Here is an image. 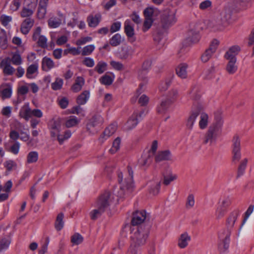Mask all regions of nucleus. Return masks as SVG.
<instances>
[{
    "label": "nucleus",
    "instance_id": "nucleus-1",
    "mask_svg": "<svg viewBox=\"0 0 254 254\" xmlns=\"http://www.w3.org/2000/svg\"><path fill=\"white\" fill-rule=\"evenodd\" d=\"M114 199V196L111 191H105L99 197L95 208L90 212L91 219L95 220L100 216L109 207Z\"/></svg>",
    "mask_w": 254,
    "mask_h": 254
},
{
    "label": "nucleus",
    "instance_id": "nucleus-2",
    "mask_svg": "<svg viewBox=\"0 0 254 254\" xmlns=\"http://www.w3.org/2000/svg\"><path fill=\"white\" fill-rule=\"evenodd\" d=\"M118 181L121 185V192L119 193L120 197L123 196L126 193L131 190L133 187V171L130 167L127 168V174L123 175L122 173L118 174Z\"/></svg>",
    "mask_w": 254,
    "mask_h": 254
},
{
    "label": "nucleus",
    "instance_id": "nucleus-3",
    "mask_svg": "<svg viewBox=\"0 0 254 254\" xmlns=\"http://www.w3.org/2000/svg\"><path fill=\"white\" fill-rule=\"evenodd\" d=\"M231 203L232 199L230 196H225L219 199L214 213L216 220H220L225 217Z\"/></svg>",
    "mask_w": 254,
    "mask_h": 254
},
{
    "label": "nucleus",
    "instance_id": "nucleus-4",
    "mask_svg": "<svg viewBox=\"0 0 254 254\" xmlns=\"http://www.w3.org/2000/svg\"><path fill=\"white\" fill-rule=\"evenodd\" d=\"M149 234L148 229L143 227L138 228L131 236L132 245L135 246H140L144 245Z\"/></svg>",
    "mask_w": 254,
    "mask_h": 254
},
{
    "label": "nucleus",
    "instance_id": "nucleus-5",
    "mask_svg": "<svg viewBox=\"0 0 254 254\" xmlns=\"http://www.w3.org/2000/svg\"><path fill=\"white\" fill-rule=\"evenodd\" d=\"M177 10L176 9H166L164 14L162 22L164 27H169L175 24L177 21Z\"/></svg>",
    "mask_w": 254,
    "mask_h": 254
},
{
    "label": "nucleus",
    "instance_id": "nucleus-6",
    "mask_svg": "<svg viewBox=\"0 0 254 254\" xmlns=\"http://www.w3.org/2000/svg\"><path fill=\"white\" fill-rule=\"evenodd\" d=\"M204 108V106L202 103H198L197 104H194L193 105V111L187 119L186 123L187 127L191 130L193 128L196 119L199 114V112Z\"/></svg>",
    "mask_w": 254,
    "mask_h": 254
},
{
    "label": "nucleus",
    "instance_id": "nucleus-7",
    "mask_svg": "<svg viewBox=\"0 0 254 254\" xmlns=\"http://www.w3.org/2000/svg\"><path fill=\"white\" fill-rule=\"evenodd\" d=\"M226 26V20L219 17L209 21L207 23V28L213 31H223Z\"/></svg>",
    "mask_w": 254,
    "mask_h": 254
},
{
    "label": "nucleus",
    "instance_id": "nucleus-8",
    "mask_svg": "<svg viewBox=\"0 0 254 254\" xmlns=\"http://www.w3.org/2000/svg\"><path fill=\"white\" fill-rule=\"evenodd\" d=\"M200 39V36L198 30L190 29L188 34V36L183 43L186 47L191 46L197 43Z\"/></svg>",
    "mask_w": 254,
    "mask_h": 254
},
{
    "label": "nucleus",
    "instance_id": "nucleus-9",
    "mask_svg": "<svg viewBox=\"0 0 254 254\" xmlns=\"http://www.w3.org/2000/svg\"><path fill=\"white\" fill-rule=\"evenodd\" d=\"M240 139L238 136L235 135L233 139L232 161L238 162L241 157Z\"/></svg>",
    "mask_w": 254,
    "mask_h": 254
},
{
    "label": "nucleus",
    "instance_id": "nucleus-10",
    "mask_svg": "<svg viewBox=\"0 0 254 254\" xmlns=\"http://www.w3.org/2000/svg\"><path fill=\"white\" fill-rule=\"evenodd\" d=\"M103 119L100 116H95L90 121L87 125V130L89 133L94 134L97 132L96 127L103 123Z\"/></svg>",
    "mask_w": 254,
    "mask_h": 254
},
{
    "label": "nucleus",
    "instance_id": "nucleus-11",
    "mask_svg": "<svg viewBox=\"0 0 254 254\" xmlns=\"http://www.w3.org/2000/svg\"><path fill=\"white\" fill-rule=\"evenodd\" d=\"M144 112L142 111L139 113H134L129 118L126 124L125 125V129L129 130L134 128L138 124V118L141 117L143 114Z\"/></svg>",
    "mask_w": 254,
    "mask_h": 254
},
{
    "label": "nucleus",
    "instance_id": "nucleus-12",
    "mask_svg": "<svg viewBox=\"0 0 254 254\" xmlns=\"http://www.w3.org/2000/svg\"><path fill=\"white\" fill-rule=\"evenodd\" d=\"M41 28L40 27H37L33 33V39L34 41H37L38 45L43 48L47 47V38L41 35Z\"/></svg>",
    "mask_w": 254,
    "mask_h": 254
},
{
    "label": "nucleus",
    "instance_id": "nucleus-13",
    "mask_svg": "<svg viewBox=\"0 0 254 254\" xmlns=\"http://www.w3.org/2000/svg\"><path fill=\"white\" fill-rule=\"evenodd\" d=\"M219 134L220 133L218 132L209 127L204 136L203 143L204 144H213L215 142Z\"/></svg>",
    "mask_w": 254,
    "mask_h": 254
},
{
    "label": "nucleus",
    "instance_id": "nucleus-14",
    "mask_svg": "<svg viewBox=\"0 0 254 254\" xmlns=\"http://www.w3.org/2000/svg\"><path fill=\"white\" fill-rule=\"evenodd\" d=\"M0 66L5 75H11L15 72L14 68L10 64V58H7L2 60L0 63Z\"/></svg>",
    "mask_w": 254,
    "mask_h": 254
},
{
    "label": "nucleus",
    "instance_id": "nucleus-15",
    "mask_svg": "<svg viewBox=\"0 0 254 254\" xmlns=\"http://www.w3.org/2000/svg\"><path fill=\"white\" fill-rule=\"evenodd\" d=\"M12 86L9 83H3L0 86V98L4 100L11 97Z\"/></svg>",
    "mask_w": 254,
    "mask_h": 254
},
{
    "label": "nucleus",
    "instance_id": "nucleus-16",
    "mask_svg": "<svg viewBox=\"0 0 254 254\" xmlns=\"http://www.w3.org/2000/svg\"><path fill=\"white\" fill-rule=\"evenodd\" d=\"M240 51V48L238 46H232L226 52L224 58L228 61H237L236 57Z\"/></svg>",
    "mask_w": 254,
    "mask_h": 254
},
{
    "label": "nucleus",
    "instance_id": "nucleus-17",
    "mask_svg": "<svg viewBox=\"0 0 254 254\" xmlns=\"http://www.w3.org/2000/svg\"><path fill=\"white\" fill-rule=\"evenodd\" d=\"M146 219V213L144 211H136L133 214L131 220L133 225H137L141 224Z\"/></svg>",
    "mask_w": 254,
    "mask_h": 254
},
{
    "label": "nucleus",
    "instance_id": "nucleus-18",
    "mask_svg": "<svg viewBox=\"0 0 254 254\" xmlns=\"http://www.w3.org/2000/svg\"><path fill=\"white\" fill-rule=\"evenodd\" d=\"M143 14L144 17L154 21L160 15V11L157 8L148 7L144 10Z\"/></svg>",
    "mask_w": 254,
    "mask_h": 254
},
{
    "label": "nucleus",
    "instance_id": "nucleus-19",
    "mask_svg": "<svg viewBox=\"0 0 254 254\" xmlns=\"http://www.w3.org/2000/svg\"><path fill=\"white\" fill-rule=\"evenodd\" d=\"M177 178V175L174 174L172 171L166 170L163 174V183L164 185L168 186L171 182L176 180Z\"/></svg>",
    "mask_w": 254,
    "mask_h": 254
},
{
    "label": "nucleus",
    "instance_id": "nucleus-20",
    "mask_svg": "<svg viewBox=\"0 0 254 254\" xmlns=\"http://www.w3.org/2000/svg\"><path fill=\"white\" fill-rule=\"evenodd\" d=\"M31 113L32 110L29 107V103H26L21 108L19 115L21 118L27 121L31 117Z\"/></svg>",
    "mask_w": 254,
    "mask_h": 254
},
{
    "label": "nucleus",
    "instance_id": "nucleus-21",
    "mask_svg": "<svg viewBox=\"0 0 254 254\" xmlns=\"http://www.w3.org/2000/svg\"><path fill=\"white\" fill-rule=\"evenodd\" d=\"M55 66L54 61L50 58L45 57L42 61V68L44 71H49Z\"/></svg>",
    "mask_w": 254,
    "mask_h": 254
},
{
    "label": "nucleus",
    "instance_id": "nucleus-22",
    "mask_svg": "<svg viewBox=\"0 0 254 254\" xmlns=\"http://www.w3.org/2000/svg\"><path fill=\"white\" fill-rule=\"evenodd\" d=\"M80 120L75 116H70L65 119L64 125L67 128L76 127L80 123Z\"/></svg>",
    "mask_w": 254,
    "mask_h": 254
},
{
    "label": "nucleus",
    "instance_id": "nucleus-23",
    "mask_svg": "<svg viewBox=\"0 0 254 254\" xmlns=\"http://www.w3.org/2000/svg\"><path fill=\"white\" fill-rule=\"evenodd\" d=\"M101 18L100 14H97L95 15H89L87 18V21L89 27H96L99 23Z\"/></svg>",
    "mask_w": 254,
    "mask_h": 254
},
{
    "label": "nucleus",
    "instance_id": "nucleus-24",
    "mask_svg": "<svg viewBox=\"0 0 254 254\" xmlns=\"http://www.w3.org/2000/svg\"><path fill=\"white\" fill-rule=\"evenodd\" d=\"M142 73H147V70L144 68L143 67L142 69L140 70L138 73V76L140 80H142L143 83H140L139 85V88L137 90L136 94H140L142 91V87L144 84H146L148 81V77L145 75H142Z\"/></svg>",
    "mask_w": 254,
    "mask_h": 254
},
{
    "label": "nucleus",
    "instance_id": "nucleus-25",
    "mask_svg": "<svg viewBox=\"0 0 254 254\" xmlns=\"http://www.w3.org/2000/svg\"><path fill=\"white\" fill-rule=\"evenodd\" d=\"M117 124L113 123L109 125L105 130L103 133L101 135V138L106 139L111 135H112L117 130Z\"/></svg>",
    "mask_w": 254,
    "mask_h": 254
},
{
    "label": "nucleus",
    "instance_id": "nucleus-26",
    "mask_svg": "<svg viewBox=\"0 0 254 254\" xmlns=\"http://www.w3.org/2000/svg\"><path fill=\"white\" fill-rule=\"evenodd\" d=\"M223 124V122L222 117L220 115H216L215 117V122L209 127L219 133H220Z\"/></svg>",
    "mask_w": 254,
    "mask_h": 254
},
{
    "label": "nucleus",
    "instance_id": "nucleus-27",
    "mask_svg": "<svg viewBox=\"0 0 254 254\" xmlns=\"http://www.w3.org/2000/svg\"><path fill=\"white\" fill-rule=\"evenodd\" d=\"M239 216V212L234 210L230 213L226 221V224L229 228H232L234 227L236 220Z\"/></svg>",
    "mask_w": 254,
    "mask_h": 254
},
{
    "label": "nucleus",
    "instance_id": "nucleus-28",
    "mask_svg": "<svg viewBox=\"0 0 254 254\" xmlns=\"http://www.w3.org/2000/svg\"><path fill=\"white\" fill-rule=\"evenodd\" d=\"M188 65L186 63L180 64L176 68L177 75L181 78H186L188 75Z\"/></svg>",
    "mask_w": 254,
    "mask_h": 254
},
{
    "label": "nucleus",
    "instance_id": "nucleus-29",
    "mask_svg": "<svg viewBox=\"0 0 254 254\" xmlns=\"http://www.w3.org/2000/svg\"><path fill=\"white\" fill-rule=\"evenodd\" d=\"M34 24V20L27 18L22 22L21 26V31L24 34H27Z\"/></svg>",
    "mask_w": 254,
    "mask_h": 254
},
{
    "label": "nucleus",
    "instance_id": "nucleus-30",
    "mask_svg": "<svg viewBox=\"0 0 254 254\" xmlns=\"http://www.w3.org/2000/svg\"><path fill=\"white\" fill-rule=\"evenodd\" d=\"M190 240V237L187 233L185 232L181 235L179 239L178 246L181 249H184L188 245Z\"/></svg>",
    "mask_w": 254,
    "mask_h": 254
},
{
    "label": "nucleus",
    "instance_id": "nucleus-31",
    "mask_svg": "<svg viewBox=\"0 0 254 254\" xmlns=\"http://www.w3.org/2000/svg\"><path fill=\"white\" fill-rule=\"evenodd\" d=\"M85 83L84 79L83 77L78 76L76 77L75 82L71 87V90L73 92H78L80 91Z\"/></svg>",
    "mask_w": 254,
    "mask_h": 254
},
{
    "label": "nucleus",
    "instance_id": "nucleus-32",
    "mask_svg": "<svg viewBox=\"0 0 254 254\" xmlns=\"http://www.w3.org/2000/svg\"><path fill=\"white\" fill-rule=\"evenodd\" d=\"M209 123V117L208 115L205 113H202L199 117V121L198 122V126L201 129H206Z\"/></svg>",
    "mask_w": 254,
    "mask_h": 254
},
{
    "label": "nucleus",
    "instance_id": "nucleus-33",
    "mask_svg": "<svg viewBox=\"0 0 254 254\" xmlns=\"http://www.w3.org/2000/svg\"><path fill=\"white\" fill-rule=\"evenodd\" d=\"M153 156V153L150 152L144 153L139 160L140 164L142 166L149 165L151 162Z\"/></svg>",
    "mask_w": 254,
    "mask_h": 254
},
{
    "label": "nucleus",
    "instance_id": "nucleus-34",
    "mask_svg": "<svg viewBox=\"0 0 254 254\" xmlns=\"http://www.w3.org/2000/svg\"><path fill=\"white\" fill-rule=\"evenodd\" d=\"M171 159V154L169 151L165 150L158 153L155 156V160L157 162H160L164 160H170Z\"/></svg>",
    "mask_w": 254,
    "mask_h": 254
},
{
    "label": "nucleus",
    "instance_id": "nucleus-35",
    "mask_svg": "<svg viewBox=\"0 0 254 254\" xmlns=\"http://www.w3.org/2000/svg\"><path fill=\"white\" fill-rule=\"evenodd\" d=\"M90 97V92L87 90L83 91L77 98L78 105H82L86 103Z\"/></svg>",
    "mask_w": 254,
    "mask_h": 254
},
{
    "label": "nucleus",
    "instance_id": "nucleus-36",
    "mask_svg": "<svg viewBox=\"0 0 254 254\" xmlns=\"http://www.w3.org/2000/svg\"><path fill=\"white\" fill-rule=\"evenodd\" d=\"M171 104L167 100L162 101L160 105L157 107V113L162 115L166 114Z\"/></svg>",
    "mask_w": 254,
    "mask_h": 254
},
{
    "label": "nucleus",
    "instance_id": "nucleus-37",
    "mask_svg": "<svg viewBox=\"0 0 254 254\" xmlns=\"http://www.w3.org/2000/svg\"><path fill=\"white\" fill-rule=\"evenodd\" d=\"M125 32L128 38H132L134 34L133 27L131 22L127 19L124 23Z\"/></svg>",
    "mask_w": 254,
    "mask_h": 254
},
{
    "label": "nucleus",
    "instance_id": "nucleus-38",
    "mask_svg": "<svg viewBox=\"0 0 254 254\" xmlns=\"http://www.w3.org/2000/svg\"><path fill=\"white\" fill-rule=\"evenodd\" d=\"M61 127V125L59 122L54 121L51 127V133L53 137H57L58 139V136L61 135L60 134Z\"/></svg>",
    "mask_w": 254,
    "mask_h": 254
},
{
    "label": "nucleus",
    "instance_id": "nucleus-39",
    "mask_svg": "<svg viewBox=\"0 0 254 254\" xmlns=\"http://www.w3.org/2000/svg\"><path fill=\"white\" fill-rule=\"evenodd\" d=\"M38 64L34 63L29 65L27 69L26 76L28 78H31L34 77V74L38 72Z\"/></svg>",
    "mask_w": 254,
    "mask_h": 254
},
{
    "label": "nucleus",
    "instance_id": "nucleus-40",
    "mask_svg": "<svg viewBox=\"0 0 254 254\" xmlns=\"http://www.w3.org/2000/svg\"><path fill=\"white\" fill-rule=\"evenodd\" d=\"M62 24V19L57 16L51 17L48 21V24L51 28H56L59 27Z\"/></svg>",
    "mask_w": 254,
    "mask_h": 254
},
{
    "label": "nucleus",
    "instance_id": "nucleus-41",
    "mask_svg": "<svg viewBox=\"0 0 254 254\" xmlns=\"http://www.w3.org/2000/svg\"><path fill=\"white\" fill-rule=\"evenodd\" d=\"M236 62L237 61H228L226 66V70L228 73L233 74L236 72L238 69Z\"/></svg>",
    "mask_w": 254,
    "mask_h": 254
},
{
    "label": "nucleus",
    "instance_id": "nucleus-42",
    "mask_svg": "<svg viewBox=\"0 0 254 254\" xmlns=\"http://www.w3.org/2000/svg\"><path fill=\"white\" fill-rule=\"evenodd\" d=\"M36 7H34L33 8L30 6L24 5V6L20 13L21 16L22 17L30 16L33 14Z\"/></svg>",
    "mask_w": 254,
    "mask_h": 254
},
{
    "label": "nucleus",
    "instance_id": "nucleus-43",
    "mask_svg": "<svg viewBox=\"0 0 254 254\" xmlns=\"http://www.w3.org/2000/svg\"><path fill=\"white\" fill-rule=\"evenodd\" d=\"M15 65H19L22 63V60L20 55L17 52L11 53V57L10 58V63Z\"/></svg>",
    "mask_w": 254,
    "mask_h": 254
},
{
    "label": "nucleus",
    "instance_id": "nucleus-44",
    "mask_svg": "<svg viewBox=\"0 0 254 254\" xmlns=\"http://www.w3.org/2000/svg\"><path fill=\"white\" fill-rule=\"evenodd\" d=\"M64 214L62 213L59 214L57 217V219L55 223V227L57 231L61 230L64 227Z\"/></svg>",
    "mask_w": 254,
    "mask_h": 254
},
{
    "label": "nucleus",
    "instance_id": "nucleus-45",
    "mask_svg": "<svg viewBox=\"0 0 254 254\" xmlns=\"http://www.w3.org/2000/svg\"><path fill=\"white\" fill-rule=\"evenodd\" d=\"M202 78L206 80H211L214 78V68L211 67L205 70L202 74Z\"/></svg>",
    "mask_w": 254,
    "mask_h": 254
},
{
    "label": "nucleus",
    "instance_id": "nucleus-46",
    "mask_svg": "<svg viewBox=\"0 0 254 254\" xmlns=\"http://www.w3.org/2000/svg\"><path fill=\"white\" fill-rule=\"evenodd\" d=\"M39 154L36 151H31L27 155V162L28 164L36 163L38 159Z\"/></svg>",
    "mask_w": 254,
    "mask_h": 254
},
{
    "label": "nucleus",
    "instance_id": "nucleus-47",
    "mask_svg": "<svg viewBox=\"0 0 254 254\" xmlns=\"http://www.w3.org/2000/svg\"><path fill=\"white\" fill-rule=\"evenodd\" d=\"M114 79V75L111 76L109 74H106L103 76H102L99 79V80L102 84L105 85H110L113 83Z\"/></svg>",
    "mask_w": 254,
    "mask_h": 254
},
{
    "label": "nucleus",
    "instance_id": "nucleus-48",
    "mask_svg": "<svg viewBox=\"0 0 254 254\" xmlns=\"http://www.w3.org/2000/svg\"><path fill=\"white\" fill-rule=\"evenodd\" d=\"M123 41V39L122 38L121 35L120 34H115L110 40V44L111 45L114 47L117 46L119 45L122 41Z\"/></svg>",
    "mask_w": 254,
    "mask_h": 254
},
{
    "label": "nucleus",
    "instance_id": "nucleus-49",
    "mask_svg": "<svg viewBox=\"0 0 254 254\" xmlns=\"http://www.w3.org/2000/svg\"><path fill=\"white\" fill-rule=\"evenodd\" d=\"M107 64L103 61L99 62L94 68L95 71L99 74H102L107 69Z\"/></svg>",
    "mask_w": 254,
    "mask_h": 254
},
{
    "label": "nucleus",
    "instance_id": "nucleus-50",
    "mask_svg": "<svg viewBox=\"0 0 254 254\" xmlns=\"http://www.w3.org/2000/svg\"><path fill=\"white\" fill-rule=\"evenodd\" d=\"M63 84V80L61 78L57 77L55 81L51 84V87L54 90H59L62 88Z\"/></svg>",
    "mask_w": 254,
    "mask_h": 254
},
{
    "label": "nucleus",
    "instance_id": "nucleus-51",
    "mask_svg": "<svg viewBox=\"0 0 254 254\" xmlns=\"http://www.w3.org/2000/svg\"><path fill=\"white\" fill-rule=\"evenodd\" d=\"M7 45V36L4 30L0 28V46L5 48Z\"/></svg>",
    "mask_w": 254,
    "mask_h": 254
},
{
    "label": "nucleus",
    "instance_id": "nucleus-52",
    "mask_svg": "<svg viewBox=\"0 0 254 254\" xmlns=\"http://www.w3.org/2000/svg\"><path fill=\"white\" fill-rule=\"evenodd\" d=\"M248 162V160L247 158H245L241 161L238 170V177L242 176L244 173Z\"/></svg>",
    "mask_w": 254,
    "mask_h": 254
},
{
    "label": "nucleus",
    "instance_id": "nucleus-53",
    "mask_svg": "<svg viewBox=\"0 0 254 254\" xmlns=\"http://www.w3.org/2000/svg\"><path fill=\"white\" fill-rule=\"evenodd\" d=\"M3 165L8 171H11L17 168V164L15 162L11 160L6 161L4 163Z\"/></svg>",
    "mask_w": 254,
    "mask_h": 254
},
{
    "label": "nucleus",
    "instance_id": "nucleus-54",
    "mask_svg": "<svg viewBox=\"0 0 254 254\" xmlns=\"http://www.w3.org/2000/svg\"><path fill=\"white\" fill-rule=\"evenodd\" d=\"M83 237L79 233H75L71 237V242L73 245H79L83 242Z\"/></svg>",
    "mask_w": 254,
    "mask_h": 254
},
{
    "label": "nucleus",
    "instance_id": "nucleus-55",
    "mask_svg": "<svg viewBox=\"0 0 254 254\" xmlns=\"http://www.w3.org/2000/svg\"><path fill=\"white\" fill-rule=\"evenodd\" d=\"M133 53V51L131 48L127 47L122 49L120 56L121 59H126L130 57Z\"/></svg>",
    "mask_w": 254,
    "mask_h": 254
},
{
    "label": "nucleus",
    "instance_id": "nucleus-56",
    "mask_svg": "<svg viewBox=\"0 0 254 254\" xmlns=\"http://www.w3.org/2000/svg\"><path fill=\"white\" fill-rule=\"evenodd\" d=\"M178 96V91L177 89H173L170 90L168 93V98L166 99L172 103L177 99Z\"/></svg>",
    "mask_w": 254,
    "mask_h": 254
},
{
    "label": "nucleus",
    "instance_id": "nucleus-57",
    "mask_svg": "<svg viewBox=\"0 0 254 254\" xmlns=\"http://www.w3.org/2000/svg\"><path fill=\"white\" fill-rule=\"evenodd\" d=\"M121 144V139L119 138H116L113 141L112 146L109 150V152L111 154L115 153L119 149Z\"/></svg>",
    "mask_w": 254,
    "mask_h": 254
},
{
    "label": "nucleus",
    "instance_id": "nucleus-58",
    "mask_svg": "<svg viewBox=\"0 0 254 254\" xmlns=\"http://www.w3.org/2000/svg\"><path fill=\"white\" fill-rule=\"evenodd\" d=\"M95 49L94 45H89L83 47L81 51L82 56H88L91 54Z\"/></svg>",
    "mask_w": 254,
    "mask_h": 254
},
{
    "label": "nucleus",
    "instance_id": "nucleus-59",
    "mask_svg": "<svg viewBox=\"0 0 254 254\" xmlns=\"http://www.w3.org/2000/svg\"><path fill=\"white\" fill-rule=\"evenodd\" d=\"M71 114H74L84 117L85 116V111L83 108H81L79 105L72 108L70 110Z\"/></svg>",
    "mask_w": 254,
    "mask_h": 254
},
{
    "label": "nucleus",
    "instance_id": "nucleus-60",
    "mask_svg": "<svg viewBox=\"0 0 254 254\" xmlns=\"http://www.w3.org/2000/svg\"><path fill=\"white\" fill-rule=\"evenodd\" d=\"M81 53L80 48L69 47L64 51V54H71L73 56H77Z\"/></svg>",
    "mask_w": 254,
    "mask_h": 254
},
{
    "label": "nucleus",
    "instance_id": "nucleus-61",
    "mask_svg": "<svg viewBox=\"0 0 254 254\" xmlns=\"http://www.w3.org/2000/svg\"><path fill=\"white\" fill-rule=\"evenodd\" d=\"M116 4V0H103L102 5L106 9H109Z\"/></svg>",
    "mask_w": 254,
    "mask_h": 254
},
{
    "label": "nucleus",
    "instance_id": "nucleus-62",
    "mask_svg": "<svg viewBox=\"0 0 254 254\" xmlns=\"http://www.w3.org/2000/svg\"><path fill=\"white\" fill-rule=\"evenodd\" d=\"M23 0H12L10 5V9L12 11L17 10L20 7Z\"/></svg>",
    "mask_w": 254,
    "mask_h": 254
},
{
    "label": "nucleus",
    "instance_id": "nucleus-63",
    "mask_svg": "<svg viewBox=\"0 0 254 254\" xmlns=\"http://www.w3.org/2000/svg\"><path fill=\"white\" fill-rule=\"evenodd\" d=\"M154 20L149 19L147 17H145V20L143 22L142 30L144 32H146L151 27Z\"/></svg>",
    "mask_w": 254,
    "mask_h": 254
},
{
    "label": "nucleus",
    "instance_id": "nucleus-64",
    "mask_svg": "<svg viewBox=\"0 0 254 254\" xmlns=\"http://www.w3.org/2000/svg\"><path fill=\"white\" fill-rule=\"evenodd\" d=\"M82 63L88 67H92L95 64L94 60L90 57H85L83 58Z\"/></svg>",
    "mask_w": 254,
    "mask_h": 254
}]
</instances>
